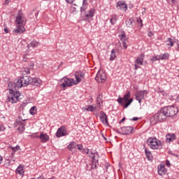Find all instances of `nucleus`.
I'll return each mask as SVG.
<instances>
[{"instance_id": "f257e3e1", "label": "nucleus", "mask_w": 179, "mask_h": 179, "mask_svg": "<svg viewBox=\"0 0 179 179\" xmlns=\"http://www.w3.org/2000/svg\"><path fill=\"white\" fill-rule=\"evenodd\" d=\"M19 85H20V83L18 79L15 80L14 83L10 82L8 83L9 95L7 98V101L12 103V104L20 101V92H17V89L22 87L19 86Z\"/></svg>"}, {"instance_id": "f03ea898", "label": "nucleus", "mask_w": 179, "mask_h": 179, "mask_svg": "<svg viewBox=\"0 0 179 179\" xmlns=\"http://www.w3.org/2000/svg\"><path fill=\"white\" fill-rule=\"evenodd\" d=\"M18 82H20L19 86H21V87L28 86V85H32L33 86H40L41 85V80L24 75L18 78Z\"/></svg>"}, {"instance_id": "7ed1b4c3", "label": "nucleus", "mask_w": 179, "mask_h": 179, "mask_svg": "<svg viewBox=\"0 0 179 179\" xmlns=\"http://www.w3.org/2000/svg\"><path fill=\"white\" fill-rule=\"evenodd\" d=\"M167 113L164 108H162L158 113H155L150 118V122L152 125H156L157 122H163V121H166L167 119Z\"/></svg>"}, {"instance_id": "20e7f679", "label": "nucleus", "mask_w": 179, "mask_h": 179, "mask_svg": "<svg viewBox=\"0 0 179 179\" xmlns=\"http://www.w3.org/2000/svg\"><path fill=\"white\" fill-rule=\"evenodd\" d=\"M130 97L131 93L128 91L123 97L119 96L117 101L120 106H124V108H128V106L134 101L132 98L129 99Z\"/></svg>"}, {"instance_id": "39448f33", "label": "nucleus", "mask_w": 179, "mask_h": 179, "mask_svg": "<svg viewBox=\"0 0 179 179\" xmlns=\"http://www.w3.org/2000/svg\"><path fill=\"white\" fill-rule=\"evenodd\" d=\"M16 22L18 26H17V29L14 30L15 33L20 34L25 31L26 28H24V26H23L24 23V17L22 16V14H20V13H19L16 17Z\"/></svg>"}, {"instance_id": "423d86ee", "label": "nucleus", "mask_w": 179, "mask_h": 179, "mask_svg": "<svg viewBox=\"0 0 179 179\" xmlns=\"http://www.w3.org/2000/svg\"><path fill=\"white\" fill-rule=\"evenodd\" d=\"M60 87H62V89H66V87H69L75 85V79L64 77L60 80Z\"/></svg>"}, {"instance_id": "0eeeda50", "label": "nucleus", "mask_w": 179, "mask_h": 179, "mask_svg": "<svg viewBox=\"0 0 179 179\" xmlns=\"http://www.w3.org/2000/svg\"><path fill=\"white\" fill-rule=\"evenodd\" d=\"M147 143L151 149H159L162 146L160 141H157L156 138H150L147 140Z\"/></svg>"}, {"instance_id": "6e6552de", "label": "nucleus", "mask_w": 179, "mask_h": 179, "mask_svg": "<svg viewBox=\"0 0 179 179\" xmlns=\"http://www.w3.org/2000/svg\"><path fill=\"white\" fill-rule=\"evenodd\" d=\"M164 108L168 117H174V115H177L178 113V108L174 106H166Z\"/></svg>"}, {"instance_id": "1a4fd4ad", "label": "nucleus", "mask_w": 179, "mask_h": 179, "mask_svg": "<svg viewBox=\"0 0 179 179\" xmlns=\"http://www.w3.org/2000/svg\"><path fill=\"white\" fill-rule=\"evenodd\" d=\"M76 81H74V85H78V83H80L83 79H85V73L82 71H76L75 73Z\"/></svg>"}, {"instance_id": "9d476101", "label": "nucleus", "mask_w": 179, "mask_h": 179, "mask_svg": "<svg viewBox=\"0 0 179 179\" xmlns=\"http://www.w3.org/2000/svg\"><path fill=\"white\" fill-rule=\"evenodd\" d=\"M141 65H143V56L141 55L138 57L136 59L134 64V69L135 71L141 68Z\"/></svg>"}, {"instance_id": "9b49d317", "label": "nucleus", "mask_w": 179, "mask_h": 179, "mask_svg": "<svg viewBox=\"0 0 179 179\" xmlns=\"http://www.w3.org/2000/svg\"><path fill=\"white\" fill-rule=\"evenodd\" d=\"M148 94V92L146 90L138 91L136 94V100L141 103L143 99H145V95Z\"/></svg>"}, {"instance_id": "f8f14e48", "label": "nucleus", "mask_w": 179, "mask_h": 179, "mask_svg": "<svg viewBox=\"0 0 179 179\" xmlns=\"http://www.w3.org/2000/svg\"><path fill=\"white\" fill-rule=\"evenodd\" d=\"M106 79H107L106 73H98L95 77V80H96L98 83H103Z\"/></svg>"}, {"instance_id": "ddd939ff", "label": "nucleus", "mask_w": 179, "mask_h": 179, "mask_svg": "<svg viewBox=\"0 0 179 179\" xmlns=\"http://www.w3.org/2000/svg\"><path fill=\"white\" fill-rule=\"evenodd\" d=\"M66 135H68V133H66V128H65L64 126L59 127L56 132V136L57 138H61V136H66Z\"/></svg>"}, {"instance_id": "4468645a", "label": "nucleus", "mask_w": 179, "mask_h": 179, "mask_svg": "<svg viewBox=\"0 0 179 179\" xmlns=\"http://www.w3.org/2000/svg\"><path fill=\"white\" fill-rule=\"evenodd\" d=\"M134 131V127H122V132L123 135H129Z\"/></svg>"}, {"instance_id": "2eb2a0df", "label": "nucleus", "mask_w": 179, "mask_h": 179, "mask_svg": "<svg viewBox=\"0 0 179 179\" xmlns=\"http://www.w3.org/2000/svg\"><path fill=\"white\" fill-rule=\"evenodd\" d=\"M117 9L124 12H127V9H128L127 3H124V1H118L117 3Z\"/></svg>"}, {"instance_id": "dca6fc26", "label": "nucleus", "mask_w": 179, "mask_h": 179, "mask_svg": "<svg viewBox=\"0 0 179 179\" xmlns=\"http://www.w3.org/2000/svg\"><path fill=\"white\" fill-rule=\"evenodd\" d=\"M100 115V120L101 122L103 124L108 125V119L107 117V114H106V113H104L103 111H101Z\"/></svg>"}, {"instance_id": "f3484780", "label": "nucleus", "mask_w": 179, "mask_h": 179, "mask_svg": "<svg viewBox=\"0 0 179 179\" xmlns=\"http://www.w3.org/2000/svg\"><path fill=\"white\" fill-rule=\"evenodd\" d=\"M39 139H41V142L42 143H45V142H48V141H50V136H48L47 134L42 132L39 136Z\"/></svg>"}, {"instance_id": "a211bd4d", "label": "nucleus", "mask_w": 179, "mask_h": 179, "mask_svg": "<svg viewBox=\"0 0 179 179\" xmlns=\"http://www.w3.org/2000/svg\"><path fill=\"white\" fill-rule=\"evenodd\" d=\"M167 173V169H166V166L164 165H160L158 166V174L159 176H164Z\"/></svg>"}, {"instance_id": "6ab92c4d", "label": "nucleus", "mask_w": 179, "mask_h": 179, "mask_svg": "<svg viewBox=\"0 0 179 179\" xmlns=\"http://www.w3.org/2000/svg\"><path fill=\"white\" fill-rule=\"evenodd\" d=\"M166 142L168 143H170V142H173L176 141V134L173 133L168 134H166Z\"/></svg>"}, {"instance_id": "aec40b11", "label": "nucleus", "mask_w": 179, "mask_h": 179, "mask_svg": "<svg viewBox=\"0 0 179 179\" xmlns=\"http://www.w3.org/2000/svg\"><path fill=\"white\" fill-rule=\"evenodd\" d=\"M16 125H18L17 131H20V132H23L24 131V124L22 122V121H16Z\"/></svg>"}, {"instance_id": "412c9836", "label": "nucleus", "mask_w": 179, "mask_h": 179, "mask_svg": "<svg viewBox=\"0 0 179 179\" xmlns=\"http://www.w3.org/2000/svg\"><path fill=\"white\" fill-rule=\"evenodd\" d=\"M16 174H24V166L19 165L15 171Z\"/></svg>"}, {"instance_id": "4be33fe9", "label": "nucleus", "mask_w": 179, "mask_h": 179, "mask_svg": "<svg viewBox=\"0 0 179 179\" xmlns=\"http://www.w3.org/2000/svg\"><path fill=\"white\" fill-rule=\"evenodd\" d=\"M85 111H97V106L96 105H90L88 106L87 108L85 109Z\"/></svg>"}, {"instance_id": "5701e85b", "label": "nucleus", "mask_w": 179, "mask_h": 179, "mask_svg": "<svg viewBox=\"0 0 179 179\" xmlns=\"http://www.w3.org/2000/svg\"><path fill=\"white\" fill-rule=\"evenodd\" d=\"M67 148L71 152H75V150H76V143H71Z\"/></svg>"}, {"instance_id": "b1692460", "label": "nucleus", "mask_w": 179, "mask_h": 179, "mask_svg": "<svg viewBox=\"0 0 179 179\" xmlns=\"http://www.w3.org/2000/svg\"><path fill=\"white\" fill-rule=\"evenodd\" d=\"M94 16V9L91 8L89 11L88 13L85 15V17H87V19H92Z\"/></svg>"}, {"instance_id": "393cba45", "label": "nucleus", "mask_w": 179, "mask_h": 179, "mask_svg": "<svg viewBox=\"0 0 179 179\" xmlns=\"http://www.w3.org/2000/svg\"><path fill=\"white\" fill-rule=\"evenodd\" d=\"M117 58V55L115 54V50L114 49H113L111 50V54L110 56V61H114V59H115Z\"/></svg>"}, {"instance_id": "a878e982", "label": "nucleus", "mask_w": 179, "mask_h": 179, "mask_svg": "<svg viewBox=\"0 0 179 179\" xmlns=\"http://www.w3.org/2000/svg\"><path fill=\"white\" fill-rule=\"evenodd\" d=\"M87 155H88V156H90V157H91V159H92V160H97L99 159L98 158H96V154L92 152V151H87Z\"/></svg>"}, {"instance_id": "bb28decb", "label": "nucleus", "mask_w": 179, "mask_h": 179, "mask_svg": "<svg viewBox=\"0 0 179 179\" xmlns=\"http://www.w3.org/2000/svg\"><path fill=\"white\" fill-rule=\"evenodd\" d=\"M145 152L148 160H152V152H150V151H148L147 148L145 149Z\"/></svg>"}, {"instance_id": "cd10ccee", "label": "nucleus", "mask_w": 179, "mask_h": 179, "mask_svg": "<svg viewBox=\"0 0 179 179\" xmlns=\"http://www.w3.org/2000/svg\"><path fill=\"white\" fill-rule=\"evenodd\" d=\"M117 19L118 18L117 17V15H112L110 19L111 24H115V22H117Z\"/></svg>"}, {"instance_id": "c85d7f7f", "label": "nucleus", "mask_w": 179, "mask_h": 179, "mask_svg": "<svg viewBox=\"0 0 179 179\" xmlns=\"http://www.w3.org/2000/svg\"><path fill=\"white\" fill-rule=\"evenodd\" d=\"M99 164V159H92V169H96Z\"/></svg>"}, {"instance_id": "c756f323", "label": "nucleus", "mask_w": 179, "mask_h": 179, "mask_svg": "<svg viewBox=\"0 0 179 179\" xmlns=\"http://www.w3.org/2000/svg\"><path fill=\"white\" fill-rule=\"evenodd\" d=\"M37 107L36 106H33L31 108V109L29 110V113L31 114V115H34V114H36V112L37 111Z\"/></svg>"}, {"instance_id": "7c9ffc66", "label": "nucleus", "mask_w": 179, "mask_h": 179, "mask_svg": "<svg viewBox=\"0 0 179 179\" xmlns=\"http://www.w3.org/2000/svg\"><path fill=\"white\" fill-rule=\"evenodd\" d=\"M120 40H121V41H127V40H128V38L127 37V35L125 34V32H123L121 34Z\"/></svg>"}, {"instance_id": "2f4dec72", "label": "nucleus", "mask_w": 179, "mask_h": 179, "mask_svg": "<svg viewBox=\"0 0 179 179\" xmlns=\"http://www.w3.org/2000/svg\"><path fill=\"white\" fill-rule=\"evenodd\" d=\"M169 53H164L159 56V59H169Z\"/></svg>"}, {"instance_id": "473e14b6", "label": "nucleus", "mask_w": 179, "mask_h": 179, "mask_svg": "<svg viewBox=\"0 0 179 179\" xmlns=\"http://www.w3.org/2000/svg\"><path fill=\"white\" fill-rule=\"evenodd\" d=\"M166 41V45H171V47H173V45H174V43L173 42V39H171V38H168Z\"/></svg>"}, {"instance_id": "72a5a7b5", "label": "nucleus", "mask_w": 179, "mask_h": 179, "mask_svg": "<svg viewBox=\"0 0 179 179\" xmlns=\"http://www.w3.org/2000/svg\"><path fill=\"white\" fill-rule=\"evenodd\" d=\"M37 45H38V42L33 41L31 43H29V45H28V47L31 46L34 48V47H37Z\"/></svg>"}, {"instance_id": "f704fd0d", "label": "nucleus", "mask_w": 179, "mask_h": 179, "mask_svg": "<svg viewBox=\"0 0 179 179\" xmlns=\"http://www.w3.org/2000/svg\"><path fill=\"white\" fill-rule=\"evenodd\" d=\"M9 148H10V149H12V150H13V152H16V151H17V150H19L20 149V146H19V145H17V146H15V147H12V145H10V146H9Z\"/></svg>"}, {"instance_id": "c9c22d12", "label": "nucleus", "mask_w": 179, "mask_h": 179, "mask_svg": "<svg viewBox=\"0 0 179 179\" xmlns=\"http://www.w3.org/2000/svg\"><path fill=\"white\" fill-rule=\"evenodd\" d=\"M86 1H87V0H83V6L80 8L81 12H85V6H86Z\"/></svg>"}, {"instance_id": "e433bc0d", "label": "nucleus", "mask_w": 179, "mask_h": 179, "mask_svg": "<svg viewBox=\"0 0 179 179\" xmlns=\"http://www.w3.org/2000/svg\"><path fill=\"white\" fill-rule=\"evenodd\" d=\"M126 25H127L128 27H131V26H132V20L131 19L126 20Z\"/></svg>"}, {"instance_id": "4c0bfd02", "label": "nucleus", "mask_w": 179, "mask_h": 179, "mask_svg": "<svg viewBox=\"0 0 179 179\" xmlns=\"http://www.w3.org/2000/svg\"><path fill=\"white\" fill-rule=\"evenodd\" d=\"M166 1L168 3H169V5H174L176 2V0H166Z\"/></svg>"}, {"instance_id": "58836bf2", "label": "nucleus", "mask_w": 179, "mask_h": 179, "mask_svg": "<svg viewBox=\"0 0 179 179\" xmlns=\"http://www.w3.org/2000/svg\"><path fill=\"white\" fill-rule=\"evenodd\" d=\"M137 23L138 24V26H141V27H142V26H143V23H142V19H141V18L137 20Z\"/></svg>"}, {"instance_id": "ea45409f", "label": "nucleus", "mask_w": 179, "mask_h": 179, "mask_svg": "<svg viewBox=\"0 0 179 179\" xmlns=\"http://www.w3.org/2000/svg\"><path fill=\"white\" fill-rule=\"evenodd\" d=\"M100 100H101V95H99V96L96 98L97 104L100 106Z\"/></svg>"}, {"instance_id": "a19ab883", "label": "nucleus", "mask_w": 179, "mask_h": 179, "mask_svg": "<svg viewBox=\"0 0 179 179\" xmlns=\"http://www.w3.org/2000/svg\"><path fill=\"white\" fill-rule=\"evenodd\" d=\"M122 46L124 47V50H127L128 48V46L127 45V42L122 41Z\"/></svg>"}, {"instance_id": "79ce46f5", "label": "nucleus", "mask_w": 179, "mask_h": 179, "mask_svg": "<svg viewBox=\"0 0 179 179\" xmlns=\"http://www.w3.org/2000/svg\"><path fill=\"white\" fill-rule=\"evenodd\" d=\"M76 148H78V150H82V148H83V145H82V144H76Z\"/></svg>"}, {"instance_id": "37998d69", "label": "nucleus", "mask_w": 179, "mask_h": 179, "mask_svg": "<svg viewBox=\"0 0 179 179\" xmlns=\"http://www.w3.org/2000/svg\"><path fill=\"white\" fill-rule=\"evenodd\" d=\"M160 59V56L159 57V58L156 56H154L152 59V61H157Z\"/></svg>"}, {"instance_id": "c03bdc74", "label": "nucleus", "mask_w": 179, "mask_h": 179, "mask_svg": "<svg viewBox=\"0 0 179 179\" xmlns=\"http://www.w3.org/2000/svg\"><path fill=\"white\" fill-rule=\"evenodd\" d=\"M169 155H172V156H176V157H178V155H177V154H174V153H173V152H171V151H169Z\"/></svg>"}, {"instance_id": "a18cd8bd", "label": "nucleus", "mask_w": 179, "mask_h": 179, "mask_svg": "<svg viewBox=\"0 0 179 179\" xmlns=\"http://www.w3.org/2000/svg\"><path fill=\"white\" fill-rule=\"evenodd\" d=\"M31 136L32 138H39V136L37 135V133L32 134Z\"/></svg>"}, {"instance_id": "49530a36", "label": "nucleus", "mask_w": 179, "mask_h": 179, "mask_svg": "<svg viewBox=\"0 0 179 179\" xmlns=\"http://www.w3.org/2000/svg\"><path fill=\"white\" fill-rule=\"evenodd\" d=\"M75 0H66V1L67 2V3H73V1Z\"/></svg>"}, {"instance_id": "de8ad7c7", "label": "nucleus", "mask_w": 179, "mask_h": 179, "mask_svg": "<svg viewBox=\"0 0 179 179\" xmlns=\"http://www.w3.org/2000/svg\"><path fill=\"white\" fill-rule=\"evenodd\" d=\"M166 166H167L168 167H170V166H171V164H170V162L169 160L166 161Z\"/></svg>"}, {"instance_id": "09e8293b", "label": "nucleus", "mask_w": 179, "mask_h": 179, "mask_svg": "<svg viewBox=\"0 0 179 179\" xmlns=\"http://www.w3.org/2000/svg\"><path fill=\"white\" fill-rule=\"evenodd\" d=\"M138 120H139V118L134 117L132 119H131V121H138Z\"/></svg>"}, {"instance_id": "8fccbe9b", "label": "nucleus", "mask_w": 179, "mask_h": 179, "mask_svg": "<svg viewBox=\"0 0 179 179\" xmlns=\"http://www.w3.org/2000/svg\"><path fill=\"white\" fill-rule=\"evenodd\" d=\"M0 131H5V127L0 125Z\"/></svg>"}, {"instance_id": "3c124183", "label": "nucleus", "mask_w": 179, "mask_h": 179, "mask_svg": "<svg viewBox=\"0 0 179 179\" xmlns=\"http://www.w3.org/2000/svg\"><path fill=\"white\" fill-rule=\"evenodd\" d=\"M153 34L152 33V31H149L148 32V37H152Z\"/></svg>"}, {"instance_id": "603ef678", "label": "nucleus", "mask_w": 179, "mask_h": 179, "mask_svg": "<svg viewBox=\"0 0 179 179\" xmlns=\"http://www.w3.org/2000/svg\"><path fill=\"white\" fill-rule=\"evenodd\" d=\"M25 73H27L29 75L30 73V70L27 69V70L24 71Z\"/></svg>"}, {"instance_id": "864d4df0", "label": "nucleus", "mask_w": 179, "mask_h": 179, "mask_svg": "<svg viewBox=\"0 0 179 179\" xmlns=\"http://www.w3.org/2000/svg\"><path fill=\"white\" fill-rule=\"evenodd\" d=\"M22 60H23L24 62H27V57H26V56H24Z\"/></svg>"}, {"instance_id": "5fc2aeb1", "label": "nucleus", "mask_w": 179, "mask_h": 179, "mask_svg": "<svg viewBox=\"0 0 179 179\" xmlns=\"http://www.w3.org/2000/svg\"><path fill=\"white\" fill-rule=\"evenodd\" d=\"M4 31H5V33L8 34V33H9V29H8V28H5Z\"/></svg>"}, {"instance_id": "6e6d98bb", "label": "nucleus", "mask_w": 179, "mask_h": 179, "mask_svg": "<svg viewBox=\"0 0 179 179\" xmlns=\"http://www.w3.org/2000/svg\"><path fill=\"white\" fill-rule=\"evenodd\" d=\"M124 121H125V117H123V118L122 119V121L120 122V124L124 122Z\"/></svg>"}, {"instance_id": "4d7b16f0", "label": "nucleus", "mask_w": 179, "mask_h": 179, "mask_svg": "<svg viewBox=\"0 0 179 179\" xmlns=\"http://www.w3.org/2000/svg\"><path fill=\"white\" fill-rule=\"evenodd\" d=\"M8 3H9V0H5V4L8 5Z\"/></svg>"}, {"instance_id": "13d9d810", "label": "nucleus", "mask_w": 179, "mask_h": 179, "mask_svg": "<svg viewBox=\"0 0 179 179\" xmlns=\"http://www.w3.org/2000/svg\"><path fill=\"white\" fill-rule=\"evenodd\" d=\"M2 160H3V158H2V157L0 155V164H1Z\"/></svg>"}, {"instance_id": "bf43d9fd", "label": "nucleus", "mask_w": 179, "mask_h": 179, "mask_svg": "<svg viewBox=\"0 0 179 179\" xmlns=\"http://www.w3.org/2000/svg\"><path fill=\"white\" fill-rule=\"evenodd\" d=\"M6 162H7L8 164H10V161H9V159H7Z\"/></svg>"}, {"instance_id": "052dcab7", "label": "nucleus", "mask_w": 179, "mask_h": 179, "mask_svg": "<svg viewBox=\"0 0 179 179\" xmlns=\"http://www.w3.org/2000/svg\"><path fill=\"white\" fill-rule=\"evenodd\" d=\"M160 93H164V90H161Z\"/></svg>"}, {"instance_id": "680f3d73", "label": "nucleus", "mask_w": 179, "mask_h": 179, "mask_svg": "<svg viewBox=\"0 0 179 179\" xmlns=\"http://www.w3.org/2000/svg\"><path fill=\"white\" fill-rule=\"evenodd\" d=\"M49 179H55V177L52 176V178H50Z\"/></svg>"}, {"instance_id": "e2e57ef3", "label": "nucleus", "mask_w": 179, "mask_h": 179, "mask_svg": "<svg viewBox=\"0 0 179 179\" xmlns=\"http://www.w3.org/2000/svg\"><path fill=\"white\" fill-rule=\"evenodd\" d=\"M177 99H178V100H179V94H178V96Z\"/></svg>"}, {"instance_id": "0e129e2a", "label": "nucleus", "mask_w": 179, "mask_h": 179, "mask_svg": "<svg viewBox=\"0 0 179 179\" xmlns=\"http://www.w3.org/2000/svg\"><path fill=\"white\" fill-rule=\"evenodd\" d=\"M104 139H105V141H107V138H106V137H104Z\"/></svg>"}, {"instance_id": "69168bd1", "label": "nucleus", "mask_w": 179, "mask_h": 179, "mask_svg": "<svg viewBox=\"0 0 179 179\" xmlns=\"http://www.w3.org/2000/svg\"><path fill=\"white\" fill-rule=\"evenodd\" d=\"M32 66H34V64H32Z\"/></svg>"}, {"instance_id": "338daca9", "label": "nucleus", "mask_w": 179, "mask_h": 179, "mask_svg": "<svg viewBox=\"0 0 179 179\" xmlns=\"http://www.w3.org/2000/svg\"><path fill=\"white\" fill-rule=\"evenodd\" d=\"M178 72H179V69H178Z\"/></svg>"}, {"instance_id": "774afa93", "label": "nucleus", "mask_w": 179, "mask_h": 179, "mask_svg": "<svg viewBox=\"0 0 179 179\" xmlns=\"http://www.w3.org/2000/svg\"><path fill=\"white\" fill-rule=\"evenodd\" d=\"M13 162H15V159H13Z\"/></svg>"}]
</instances>
